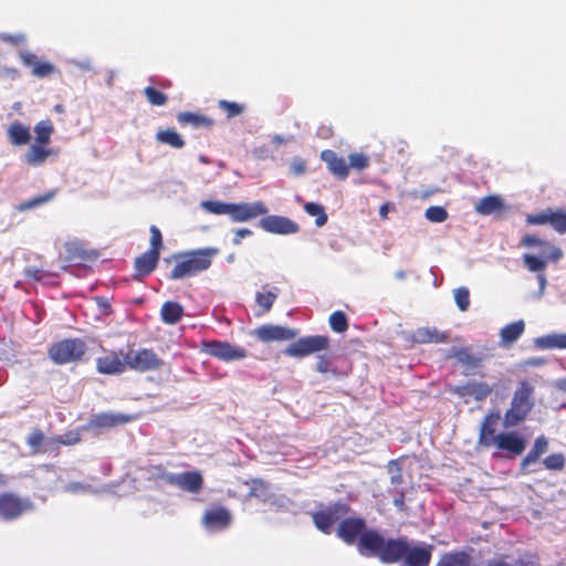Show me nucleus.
Instances as JSON below:
<instances>
[{
	"label": "nucleus",
	"mask_w": 566,
	"mask_h": 566,
	"mask_svg": "<svg viewBox=\"0 0 566 566\" xmlns=\"http://www.w3.org/2000/svg\"><path fill=\"white\" fill-rule=\"evenodd\" d=\"M499 419V412H490L483 418L479 432L480 446L489 448L495 444L497 439V434H495V428Z\"/></svg>",
	"instance_id": "21"
},
{
	"label": "nucleus",
	"mask_w": 566,
	"mask_h": 566,
	"mask_svg": "<svg viewBox=\"0 0 566 566\" xmlns=\"http://www.w3.org/2000/svg\"><path fill=\"white\" fill-rule=\"evenodd\" d=\"M359 553L377 556L384 563H395L402 558L400 566H428L432 546H411L405 539H385L378 532H366L360 538Z\"/></svg>",
	"instance_id": "1"
},
{
	"label": "nucleus",
	"mask_w": 566,
	"mask_h": 566,
	"mask_svg": "<svg viewBox=\"0 0 566 566\" xmlns=\"http://www.w3.org/2000/svg\"><path fill=\"white\" fill-rule=\"evenodd\" d=\"M60 441L63 444H75L80 441V436L78 433L75 432H69L65 436L61 437Z\"/></svg>",
	"instance_id": "57"
},
{
	"label": "nucleus",
	"mask_w": 566,
	"mask_h": 566,
	"mask_svg": "<svg viewBox=\"0 0 566 566\" xmlns=\"http://www.w3.org/2000/svg\"><path fill=\"white\" fill-rule=\"evenodd\" d=\"M56 151L45 145L33 144L24 154L23 160L31 167L43 165L49 157L55 156Z\"/></svg>",
	"instance_id": "26"
},
{
	"label": "nucleus",
	"mask_w": 566,
	"mask_h": 566,
	"mask_svg": "<svg viewBox=\"0 0 566 566\" xmlns=\"http://www.w3.org/2000/svg\"><path fill=\"white\" fill-rule=\"evenodd\" d=\"M9 142L14 146L27 145L31 140L30 127L19 120L11 123L7 129Z\"/></svg>",
	"instance_id": "27"
},
{
	"label": "nucleus",
	"mask_w": 566,
	"mask_h": 566,
	"mask_svg": "<svg viewBox=\"0 0 566 566\" xmlns=\"http://www.w3.org/2000/svg\"><path fill=\"white\" fill-rule=\"evenodd\" d=\"M232 522L231 513L221 506L208 509L201 518L202 526L210 533L227 530Z\"/></svg>",
	"instance_id": "12"
},
{
	"label": "nucleus",
	"mask_w": 566,
	"mask_h": 566,
	"mask_svg": "<svg viewBox=\"0 0 566 566\" xmlns=\"http://www.w3.org/2000/svg\"><path fill=\"white\" fill-rule=\"evenodd\" d=\"M143 92L153 106H164L168 102V96L153 86H146Z\"/></svg>",
	"instance_id": "43"
},
{
	"label": "nucleus",
	"mask_w": 566,
	"mask_h": 566,
	"mask_svg": "<svg viewBox=\"0 0 566 566\" xmlns=\"http://www.w3.org/2000/svg\"><path fill=\"white\" fill-rule=\"evenodd\" d=\"M161 479L169 485L176 486L188 493H199L203 486V478L200 471H187L182 473H167Z\"/></svg>",
	"instance_id": "10"
},
{
	"label": "nucleus",
	"mask_w": 566,
	"mask_h": 566,
	"mask_svg": "<svg viewBox=\"0 0 566 566\" xmlns=\"http://www.w3.org/2000/svg\"><path fill=\"white\" fill-rule=\"evenodd\" d=\"M454 301L460 311L465 312L470 306V292L461 286L454 290Z\"/></svg>",
	"instance_id": "49"
},
{
	"label": "nucleus",
	"mask_w": 566,
	"mask_h": 566,
	"mask_svg": "<svg viewBox=\"0 0 566 566\" xmlns=\"http://www.w3.org/2000/svg\"><path fill=\"white\" fill-rule=\"evenodd\" d=\"M268 211L262 201L231 203L229 217L233 222H245L265 216Z\"/></svg>",
	"instance_id": "13"
},
{
	"label": "nucleus",
	"mask_w": 566,
	"mask_h": 566,
	"mask_svg": "<svg viewBox=\"0 0 566 566\" xmlns=\"http://www.w3.org/2000/svg\"><path fill=\"white\" fill-rule=\"evenodd\" d=\"M254 336L262 343L283 342L294 339L298 331L289 327L264 324L254 329Z\"/></svg>",
	"instance_id": "14"
},
{
	"label": "nucleus",
	"mask_w": 566,
	"mask_h": 566,
	"mask_svg": "<svg viewBox=\"0 0 566 566\" xmlns=\"http://www.w3.org/2000/svg\"><path fill=\"white\" fill-rule=\"evenodd\" d=\"M304 210L307 214L315 217V224L317 227H323L327 222V214L322 205L316 202H307L304 206Z\"/></svg>",
	"instance_id": "38"
},
{
	"label": "nucleus",
	"mask_w": 566,
	"mask_h": 566,
	"mask_svg": "<svg viewBox=\"0 0 566 566\" xmlns=\"http://www.w3.org/2000/svg\"><path fill=\"white\" fill-rule=\"evenodd\" d=\"M256 490H258L256 488H253L249 495H251V496L256 495Z\"/></svg>",
	"instance_id": "64"
},
{
	"label": "nucleus",
	"mask_w": 566,
	"mask_h": 566,
	"mask_svg": "<svg viewBox=\"0 0 566 566\" xmlns=\"http://www.w3.org/2000/svg\"><path fill=\"white\" fill-rule=\"evenodd\" d=\"M1 38L3 41L12 44H19L24 40V38L19 34H2Z\"/></svg>",
	"instance_id": "58"
},
{
	"label": "nucleus",
	"mask_w": 566,
	"mask_h": 566,
	"mask_svg": "<svg viewBox=\"0 0 566 566\" xmlns=\"http://www.w3.org/2000/svg\"><path fill=\"white\" fill-rule=\"evenodd\" d=\"M321 159L327 165L328 170L338 179L344 180L348 177V165L345 159L339 157L334 150H323L321 153Z\"/></svg>",
	"instance_id": "23"
},
{
	"label": "nucleus",
	"mask_w": 566,
	"mask_h": 566,
	"mask_svg": "<svg viewBox=\"0 0 566 566\" xmlns=\"http://www.w3.org/2000/svg\"><path fill=\"white\" fill-rule=\"evenodd\" d=\"M55 195H56V191L51 190L44 195L36 196V197L31 198L24 202H21L17 209L19 211H25V210L33 209L38 206H41V205H44V203L51 201L55 197Z\"/></svg>",
	"instance_id": "39"
},
{
	"label": "nucleus",
	"mask_w": 566,
	"mask_h": 566,
	"mask_svg": "<svg viewBox=\"0 0 566 566\" xmlns=\"http://www.w3.org/2000/svg\"><path fill=\"white\" fill-rule=\"evenodd\" d=\"M379 212H380V216H381L382 218H386V217H387V212H388V207H387V205H382V206L380 207Z\"/></svg>",
	"instance_id": "62"
},
{
	"label": "nucleus",
	"mask_w": 566,
	"mask_h": 566,
	"mask_svg": "<svg viewBox=\"0 0 566 566\" xmlns=\"http://www.w3.org/2000/svg\"><path fill=\"white\" fill-rule=\"evenodd\" d=\"M394 503H395L396 507L401 510L403 506V497H395Z\"/></svg>",
	"instance_id": "61"
},
{
	"label": "nucleus",
	"mask_w": 566,
	"mask_h": 566,
	"mask_svg": "<svg viewBox=\"0 0 566 566\" xmlns=\"http://www.w3.org/2000/svg\"><path fill=\"white\" fill-rule=\"evenodd\" d=\"M54 111H55L56 113L62 114V113H64V106H63V105H61V104H56V105L54 106Z\"/></svg>",
	"instance_id": "63"
},
{
	"label": "nucleus",
	"mask_w": 566,
	"mask_h": 566,
	"mask_svg": "<svg viewBox=\"0 0 566 566\" xmlns=\"http://www.w3.org/2000/svg\"><path fill=\"white\" fill-rule=\"evenodd\" d=\"M276 297H277V293L272 292V291H268L265 293H262V292L256 293L255 301H256L258 305L261 307L262 314L268 313L272 308Z\"/></svg>",
	"instance_id": "44"
},
{
	"label": "nucleus",
	"mask_w": 566,
	"mask_h": 566,
	"mask_svg": "<svg viewBox=\"0 0 566 566\" xmlns=\"http://www.w3.org/2000/svg\"><path fill=\"white\" fill-rule=\"evenodd\" d=\"M218 107L226 113L227 118L229 119L241 115L245 109V106L243 104L227 99H219Z\"/></svg>",
	"instance_id": "42"
},
{
	"label": "nucleus",
	"mask_w": 566,
	"mask_h": 566,
	"mask_svg": "<svg viewBox=\"0 0 566 566\" xmlns=\"http://www.w3.org/2000/svg\"><path fill=\"white\" fill-rule=\"evenodd\" d=\"M545 469L551 471H562L565 467V455L563 453H552L543 460Z\"/></svg>",
	"instance_id": "46"
},
{
	"label": "nucleus",
	"mask_w": 566,
	"mask_h": 566,
	"mask_svg": "<svg viewBox=\"0 0 566 566\" xmlns=\"http://www.w3.org/2000/svg\"><path fill=\"white\" fill-rule=\"evenodd\" d=\"M259 226L269 233L293 234L300 230L296 222L283 216H266L259 221Z\"/></svg>",
	"instance_id": "15"
},
{
	"label": "nucleus",
	"mask_w": 566,
	"mask_h": 566,
	"mask_svg": "<svg viewBox=\"0 0 566 566\" xmlns=\"http://www.w3.org/2000/svg\"><path fill=\"white\" fill-rule=\"evenodd\" d=\"M86 350L83 339L65 338L53 343L48 349V356L55 365H66L82 360Z\"/></svg>",
	"instance_id": "6"
},
{
	"label": "nucleus",
	"mask_w": 566,
	"mask_h": 566,
	"mask_svg": "<svg viewBox=\"0 0 566 566\" xmlns=\"http://www.w3.org/2000/svg\"><path fill=\"white\" fill-rule=\"evenodd\" d=\"M328 323L335 333H344L348 329V318L343 311H335L329 315Z\"/></svg>",
	"instance_id": "40"
},
{
	"label": "nucleus",
	"mask_w": 566,
	"mask_h": 566,
	"mask_svg": "<svg viewBox=\"0 0 566 566\" xmlns=\"http://www.w3.org/2000/svg\"><path fill=\"white\" fill-rule=\"evenodd\" d=\"M348 513V505L343 501H336L313 514L315 526L323 533H331L334 524L340 521L337 528V535L347 544L355 543L357 536L359 539L367 531H364L365 521L358 517L344 518ZM360 541L358 542V544Z\"/></svg>",
	"instance_id": "2"
},
{
	"label": "nucleus",
	"mask_w": 566,
	"mask_h": 566,
	"mask_svg": "<svg viewBox=\"0 0 566 566\" xmlns=\"http://www.w3.org/2000/svg\"><path fill=\"white\" fill-rule=\"evenodd\" d=\"M525 324L523 321H517L504 326L501 329V340L505 344H512L516 342L523 334Z\"/></svg>",
	"instance_id": "36"
},
{
	"label": "nucleus",
	"mask_w": 566,
	"mask_h": 566,
	"mask_svg": "<svg viewBox=\"0 0 566 566\" xmlns=\"http://www.w3.org/2000/svg\"><path fill=\"white\" fill-rule=\"evenodd\" d=\"M28 444L32 448H39L44 441V434L40 429H35L28 437Z\"/></svg>",
	"instance_id": "54"
},
{
	"label": "nucleus",
	"mask_w": 566,
	"mask_h": 566,
	"mask_svg": "<svg viewBox=\"0 0 566 566\" xmlns=\"http://www.w3.org/2000/svg\"><path fill=\"white\" fill-rule=\"evenodd\" d=\"M329 338L325 335H311L298 338L295 343L289 345L284 354L289 357L303 358L314 353L327 349Z\"/></svg>",
	"instance_id": "7"
},
{
	"label": "nucleus",
	"mask_w": 566,
	"mask_h": 566,
	"mask_svg": "<svg viewBox=\"0 0 566 566\" xmlns=\"http://www.w3.org/2000/svg\"><path fill=\"white\" fill-rule=\"evenodd\" d=\"M534 386L527 381L518 382L513 392L510 408L504 413L503 424L505 428H513L526 420L535 406Z\"/></svg>",
	"instance_id": "5"
},
{
	"label": "nucleus",
	"mask_w": 566,
	"mask_h": 566,
	"mask_svg": "<svg viewBox=\"0 0 566 566\" xmlns=\"http://www.w3.org/2000/svg\"><path fill=\"white\" fill-rule=\"evenodd\" d=\"M437 566H473L470 556L464 552L444 555Z\"/></svg>",
	"instance_id": "37"
},
{
	"label": "nucleus",
	"mask_w": 566,
	"mask_h": 566,
	"mask_svg": "<svg viewBox=\"0 0 566 566\" xmlns=\"http://www.w3.org/2000/svg\"><path fill=\"white\" fill-rule=\"evenodd\" d=\"M426 218L431 222H443L448 219V211L440 206H431L424 212Z\"/></svg>",
	"instance_id": "51"
},
{
	"label": "nucleus",
	"mask_w": 566,
	"mask_h": 566,
	"mask_svg": "<svg viewBox=\"0 0 566 566\" xmlns=\"http://www.w3.org/2000/svg\"><path fill=\"white\" fill-rule=\"evenodd\" d=\"M27 274H28V276H30V277H32V279H34L36 281L42 279L41 271L36 270V269H29L27 271Z\"/></svg>",
	"instance_id": "60"
},
{
	"label": "nucleus",
	"mask_w": 566,
	"mask_h": 566,
	"mask_svg": "<svg viewBox=\"0 0 566 566\" xmlns=\"http://www.w3.org/2000/svg\"><path fill=\"white\" fill-rule=\"evenodd\" d=\"M149 232H150V248L148 251L160 256V251L163 249L161 232L156 226H150Z\"/></svg>",
	"instance_id": "48"
},
{
	"label": "nucleus",
	"mask_w": 566,
	"mask_h": 566,
	"mask_svg": "<svg viewBox=\"0 0 566 566\" xmlns=\"http://www.w3.org/2000/svg\"><path fill=\"white\" fill-rule=\"evenodd\" d=\"M521 245L527 248L538 247L541 249L539 255L525 253L523 255V263L530 272L537 273L539 291L543 292L547 284L544 271L547 268L548 262L557 263L563 258V252L551 242L542 240L533 234H525L521 241Z\"/></svg>",
	"instance_id": "3"
},
{
	"label": "nucleus",
	"mask_w": 566,
	"mask_h": 566,
	"mask_svg": "<svg viewBox=\"0 0 566 566\" xmlns=\"http://www.w3.org/2000/svg\"><path fill=\"white\" fill-rule=\"evenodd\" d=\"M159 258V255L149 251L137 256L134 262V279L140 281L151 274L158 264Z\"/></svg>",
	"instance_id": "25"
},
{
	"label": "nucleus",
	"mask_w": 566,
	"mask_h": 566,
	"mask_svg": "<svg viewBox=\"0 0 566 566\" xmlns=\"http://www.w3.org/2000/svg\"><path fill=\"white\" fill-rule=\"evenodd\" d=\"M548 450V440L545 436H538L534 440V444L525 458L521 462V470L523 473L537 472L532 465L536 464L539 458Z\"/></svg>",
	"instance_id": "19"
},
{
	"label": "nucleus",
	"mask_w": 566,
	"mask_h": 566,
	"mask_svg": "<svg viewBox=\"0 0 566 566\" xmlns=\"http://www.w3.org/2000/svg\"><path fill=\"white\" fill-rule=\"evenodd\" d=\"M177 120L180 125H190L193 128H210L213 126L214 120L208 116L191 113V112H180L177 114Z\"/></svg>",
	"instance_id": "29"
},
{
	"label": "nucleus",
	"mask_w": 566,
	"mask_h": 566,
	"mask_svg": "<svg viewBox=\"0 0 566 566\" xmlns=\"http://www.w3.org/2000/svg\"><path fill=\"white\" fill-rule=\"evenodd\" d=\"M201 207L213 214H228L230 213L231 203L218 200H207L201 203Z\"/></svg>",
	"instance_id": "45"
},
{
	"label": "nucleus",
	"mask_w": 566,
	"mask_h": 566,
	"mask_svg": "<svg viewBox=\"0 0 566 566\" xmlns=\"http://www.w3.org/2000/svg\"><path fill=\"white\" fill-rule=\"evenodd\" d=\"M126 363L128 369L139 373L158 370L164 365L163 359H160L156 352L151 348L129 350L126 354Z\"/></svg>",
	"instance_id": "8"
},
{
	"label": "nucleus",
	"mask_w": 566,
	"mask_h": 566,
	"mask_svg": "<svg viewBox=\"0 0 566 566\" xmlns=\"http://www.w3.org/2000/svg\"><path fill=\"white\" fill-rule=\"evenodd\" d=\"M201 350L223 361L240 360L247 357L244 348L221 340H202Z\"/></svg>",
	"instance_id": "9"
},
{
	"label": "nucleus",
	"mask_w": 566,
	"mask_h": 566,
	"mask_svg": "<svg viewBox=\"0 0 566 566\" xmlns=\"http://www.w3.org/2000/svg\"><path fill=\"white\" fill-rule=\"evenodd\" d=\"M132 420V416L103 412L94 416L92 423L97 428H112L118 424L127 423Z\"/></svg>",
	"instance_id": "31"
},
{
	"label": "nucleus",
	"mask_w": 566,
	"mask_h": 566,
	"mask_svg": "<svg viewBox=\"0 0 566 566\" xmlns=\"http://www.w3.org/2000/svg\"><path fill=\"white\" fill-rule=\"evenodd\" d=\"M36 145L48 146L51 143V137L54 133L53 123L50 119L40 120L35 124L34 128Z\"/></svg>",
	"instance_id": "34"
},
{
	"label": "nucleus",
	"mask_w": 566,
	"mask_h": 566,
	"mask_svg": "<svg viewBox=\"0 0 566 566\" xmlns=\"http://www.w3.org/2000/svg\"><path fill=\"white\" fill-rule=\"evenodd\" d=\"M251 235H252L251 230H249L247 228L238 229V230H235L234 235L232 238V244L239 245V244H241L243 238L251 237Z\"/></svg>",
	"instance_id": "55"
},
{
	"label": "nucleus",
	"mask_w": 566,
	"mask_h": 566,
	"mask_svg": "<svg viewBox=\"0 0 566 566\" xmlns=\"http://www.w3.org/2000/svg\"><path fill=\"white\" fill-rule=\"evenodd\" d=\"M156 140L176 149H180L185 146V140L174 128L158 130L156 133Z\"/></svg>",
	"instance_id": "35"
},
{
	"label": "nucleus",
	"mask_w": 566,
	"mask_h": 566,
	"mask_svg": "<svg viewBox=\"0 0 566 566\" xmlns=\"http://www.w3.org/2000/svg\"><path fill=\"white\" fill-rule=\"evenodd\" d=\"M218 254L216 248H203L172 255L175 265L168 275L169 280H182L195 276L211 266L212 259Z\"/></svg>",
	"instance_id": "4"
},
{
	"label": "nucleus",
	"mask_w": 566,
	"mask_h": 566,
	"mask_svg": "<svg viewBox=\"0 0 566 566\" xmlns=\"http://www.w3.org/2000/svg\"><path fill=\"white\" fill-rule=\"evenodd\" d=\"M499 450L507 451L513 455H520L524 452L526 442L523 437L516 432L499 433L494 444Z\"/></svg>",
	"instance_id": "20"
},
{
	"label": "nucleus",
	"mask_w": 566,
	"mask_h": 566,
	"mask_svg": "<svg viewBox=\"0 0 566 566\" xmlns=\"http://www.w3.org/2000/svg\"><path fill=\"white\" fill-rule=\"evenodd\" d=\"M450 357L454 358L465 368V375L474 374V371L482 367L483 358L475 356L468 347H453Z\"/></svg>",
	"instance_id": "22"
},
{
	"label": "nucleus",
	"mask_w": 566,
	"mask_h": 566,
	"mask_svg": "<svg viewBox=\"0 0 566 566\" xmlns=\"http://www.w3.org/2000/svg\"><path fill=\"white\" fill-rule=\"evenodd\" d=\"M505 209V203L500 196L490 195L483 197L475 205V211L479 214L488 216L494 212H499Z\"/></svg>",
	"instance_id": "30"
},
{
	"label": "nucleus",
	"mask_w": 566,
	"mask_h": 566,
	"mask_svg": "<svg viewBox=\"0 0 566 566\" xmlns=\"http://www.w3.org/2000/svg\"><path fill=\"white\" fill-rule=\"evenodd\" d=\"M390 484L392 491L403 495L408 491V486L412 483L410 474H405L400 464V459L390 460L387 464Z\"/></svg>",
	"instance_id": "18"
},
{
	"label": "nucleus",
	"mask_w": 566,
	"mask_h": 566,
	"mask_svg": "<svg viewBox=\"0 0 566 566\" xmlns=\"http://www.w3.org/2000/svg\"><path fill=\"white\" fill-rule=\"evenodd\" d=\"M316 370L319 374H331L333 376L339 375L337 368L333 365L332 360L326 355H319L317 357Z\"/></svg>",
	"instance_id": "47"
},
{
	"label": "nucleus",
	"mask_w": 566,
	"mask_h": 566,
	"mask_svg": "<svg viewBox=\"0 0 566 566\" xmlns=\"http://www.w3.org/2000/svg\"><path fill=\"white\" fill-rule=\"evenodd\" d=\"M291 169L295 175H302L306 170L305 161L301 158H296L291 164Z\"/></svg>",
	"instance_id": "56"
},
{
	"label": "nucleus",
	"mask_w": 566,
	"mask_h": 566,
	"mask_svg": "<svg viewBox=\"0 0 566 566\" xmlns=\"http://www.w3.org/2000/svg\"><path fill=\"white\" fill-rule=\"evenodd\" d=\"M549 224L559 233L566 232V212L563 210L551 211Z\"/></svg>",
	"instance_id": "50"
},
{
	"label": "nucleus",
	"mask_w": 566,
	"mask_h": 566,
	"mask_svg": "<svg viewBox=\"0 0 566 566\" xmlns=\"http://www.w3.org/2000/svg\"><path fill=\"white\" fill-rule=\"evenodd\" d=\"M96 370L101 375H120L127 369L126 355L122 350H105L96 358Z\"/></svg>",
	"instance_id": "11"
},
{
	"label": "nucleus",
	"mask_w": 566,
	"mask_h": 566,
	"mask_svg": "<svg viewBox=\"0 0 566 566\" xmlns=\"http://www.w3.org/2000/svg\"><path fill=\"white\" fill-rule=\"evenodd\" d=\"M349 166L356 170H364L369 166V158L363 153H352L348 156Z\"/></svg>",
	"instance_id": "52"
},
{
	"label": "nucleus",
	"mask_w": 566,
	"mask_h": 566,
	"mask_svg": "<svg viewBox=\"0 0 566 566\" xmlns=\"http://www.w3.org/2000/svg\"><path fill=\"white\" fill-rule=\"evenodd\" d=\"M317 136L321 137V138H324V139H327V138L332 137L333 136L332 126L322 125L317 129Z\"/></svg>",
	"instance_id": "59"
},
{
	"label": "nucleus",
	"mask_w": 566,
	"mask_h": 566,
	"mask_svg": "<svg viewBox=\"0 0 566 566\" xmlns=\"http://www.w3.org/2000/svg\"><path fill=\"white\" fill-rule=\"evenodd\" d=\"M161 321L169 325L177 324L184 316V307L178 302H165L160 310Z\"/></svg>",
	"instance_id": "32"
},
{
	"label": "nucleus",
	"mask_w": 566,
	"mask_h": 566,
	"mask_svg": "<svg viewBox=\"0 0 566 566\" xmlns=\"http://www.w3.org/2000/svg\"><path fill=\"white\" fill-rule=\"evenodd\" d=\"M22 63L31 69V72L36 77H48L54 73V66L46 61L40 60L31 52H22L20 54Z\"/></svg>",
	"instance_id": "24"
},
{
	"label": "nucleus",
	"mask_w": 566,
	"mask_h": 566,
	"mask_svg": "<svg viewBox=\"0 0 566 566\" xmlns=\"http://www.w3.org/2000/svg\"><path fill=\"white\" fill-rule=\"evenodd\" d=\"M489 566H537L528 556L522 558L503 557L489 563Z\"/></svg>",
	"instance_id": "41"
},
{
	"label": "nucleus",
	"mask_w": 566,
	"mask_h": 566,
	"mask_svg": "<svg viewBox=\"0 0 566 566\" xmlns=\"http://www.w3.org/2000/svg\"><path fill=\"white\" fill-rule=\"evenodd\" d=\"M413 339L420 344L429 343H447L449 336L444 332H440L434 327H421L413 333Z\"/></svg>",
	"instance_id": "28"
},
{
	"label": "nucleus",
	"mask_w": 566,
	"mask_h": 566,
	"mask_svg": "<svg viewBox=\"0 0 566 566\" xmlns=\"http://www.w3.org/2000/svg\"><path fill=\"white\" fill-rule=\"evenodd\" d=\"M452 392L461 398H473L476 401L485 400L493 392V386L485 381H468L467 384L455 386Z\"/></svg>",
	"instance_id": "16"
},
{
	"label": "nucleus",
	"mask_w": 566,
	"mask_h": 566,
	"mask_svg": "<svg viewBox=\"0 0 566 566\" xmlns=\"http://www.w3.org/2000/svg\"><path fill=\"white\" fill-rule=\"evenodd\" d=\"M33 510V504L24 497H0V516L15 518Z\"/></svg>",
	"instance_id": "17"
},
{
	"label": "nucleus",
	"mask_w": 566,
	"mask_h": 566,
	"mask_svg": "<svg viewBox=\"0 0 566 566\" xmlns=\"http://www.w3.org/2000/svg\"><path fill=\"white\" fill-rule=\"evenodd\" d=\"M551 211L546 210L536 214H528L526 218V222L528 224H546L549 223L551 220Z\"/></svg>",
	"instance_id": "53"
},
{
	"label": "nucleus",
	"mask_w": 566,
	"mask_h": 566,
	"mask_svg": "<svg viewBox=\"0 0 566 566\" xmlns=\"http://www.w3.org/2000/svg\"><path fill=\"white\" fill-rule=\"evenodd\" d=\"M536 345L542 349H566V334L553 333L538 337Z\"/></svg>",
	"instance_id": "33"
}]
</instances>
